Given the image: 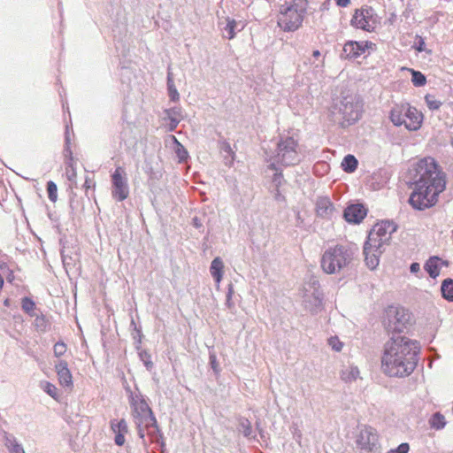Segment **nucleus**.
Masks as SVG:
<instances>
[{
  "instance_id": "obj_39",
  "label": "nucleus",
  "mask_w": 453,
  "mask_h": 453,
  "mask_svg": "<svg viewBox=\"0 0 453 453\" xmlns=\"http://www.w3.org/2000/svg\"><path fill=\"white\" fill-rule=\"evenodd\" d=\"M417 50L419 52L425 50V42L422 38H420L418 46L417 47Z\"/></svg>"
},
{
  "instance_id": "obj_44",
  "label": "nucleus",
  "mask_w": 453,
  "mask_h": 453,
  "mask_svg": "<svg viewBox=\"0 0 453 453\" xmlns=\"http://www.w3.org/2000/svg\"><path fill=\"white\" fill-rule=\"evenodd\" d=\"M211 364H212V367L214 368V367H215L214 365H216L215 361H214V360H213V361H211Z\"/></svg>"
},
{
  "instance_id": "obj_22",
  "label": "nucleus",
  "mask_w": 453,
  "mask_h": 453,
  "mask_svg": "<svg viewBox=\"0 0 453 453\" xmlns=\"http://www.w3.org/2000/svg\"><path fill=\"white\" fill-rule=\"evenodd\" d=\"M442 296L448 300L453 302V280H445L441 284Z\"/></svg>"
},
{
  "instance_id": "obj_16",
  "label": "nucleus",
  "mask_w": 453,
  "mask_h": 453,
  "mask_svg": "<svg viewBox=\"0 0 453 453\" xmlns=\"http://www.w3.org/2000/svg\"><path fill=\"white\" fill-rule=\"evenodd\" d=\"M111 428L115 434L114 441L118 446H123L126 439L125 435L128 432L127 425L125 419H113L111 422Z\"/></svg>"
},
{
  "instance_id": "obj_14",
  "label": "nucleus",
  "mask_w": 453,
  "mask_h": 453,
  "mask_svg": "<svg viewBox=\"0 0 453 453\" xmlns=\"http://www.w3.org/2000/svg\"><path fill=\"white\" fill-rule=\"evenodd\" d=\"M367 210L362 204H351L344 210V219L353 224L360 223L366 216Z\"/></svg>"
},
{
  "instance_id": "obj_30",
  "label": "nucleus",
  "mask_w": 453,
  "mask_h": 453,
  "mask_svg": "<svg viewBox=\"0 0 453 453\" xmlns=\"http://www.w3.org/2000/svg\"><path fill=\"white\" fill-rule=\"evenodd\" d=\"M21 307L25 312L32 314L35 311V303L32 299L24 297L21 301Z\"/></svg>"
},
{
  "instance_id": "obj_26",
  "label": "nucleus",
  "mask_w": 453,
  "mask_h": 453,
  "mask_svg": "<svg viewBox=\"0 0 453 453\" xmlns=\"http://www.w3.org/2000/svg\"><path fill=\"white\" fill-rule=\"evenodd\" d=\"M167 88H168V94L172 101L176 102L180 98L179 92L177 88H175V85L173 83V80L171 77L170 73L168 74L167 78Z\"/></svg>"
},
{
  "instance_id": "obj_35",
  "label": "nucleus",
  "mask_w": 453,
  "mask_h": 453,
  "mask_svg": "<svg viewBox=\"0 0 453 453\" xmlns=\"http://www.w3.org/2000/svg\"><path fill=\"white\" fill-rule=\"evenodd\" d=\"M409 449L410 447L408 443H402L398 446L396 449H392L388 453H408Z\"/></svg>"
},
{
  "instance_id": "obj_36",
  "label": "nucleus",
  "mask_w": 453,
  "mask_h": 453,
  "mask_svg": "<svg viewBox=\"0 0 453 453\" xmlns=\"http://www.w3.org/2000/svg\"><path fill=\"white\" fill-rule=\"evenodd\" d=\"M95 187L96 182L94 181V180L91 178H86L85 182L83 184V188L88 190L89 188H95Z\"/></svg>"
},
{
  "instance_id": "obj_25",
  "label": "nucleus",
  "mask_w": 453,
  "mask_h": 453,
  "mask_svg": "<svg viewBox=\"0 0 453 453\" xmlns=\"http://www.w3.org/2000/svg\"><path fill=\"white\" fill-rule=\"evenodd\" d=\"M411 81L415 87H422L426 85V78L421 72L411 70Z\"/></svg>"
},
{
  "instance_id": "obj_6",
  "label": "nucleus",
  "mask_w": 453,
  "mask_h": 453,
  "mask_svg": "<svg viewBox=\"0 0 453 453\" xmlns=\"http://www.w3.org/2000/svg\"><path fill=\"white\" fill-rule=\"evenodd\" d=\"M351 259V253L347 248L335 245L328 248L322 255L321 268L325 273L333 274L347 266Z\"/></svg>"
},
{
  "instance_id": "obj_18",
  "label": "nucleus",
  "mask_w": 453,
  "mask_h": 453,
  "mask_svg": "<svg viewBox=\"0 0 453 453\" xmlns=\"http://www.w3.org/2000/svg\"><path fill=\"white\" fill-rule=\"evenodd\" d=\"M334 211V205L326 196L319 197L316 202L317 215L322 218H330Z\"/></svg>"
},
{
  "instance_id": "obj_15",
  "label": "nucleus",
  "mask_w": 453,
  "mask_h": 453,
  "mask_svg": "<svg viewBox=\"0 0 453 453\" xmlns=\"http://www.w3.org/2000/svg\"><path fill=\"white\" fill-rule=\"evenodd\" d=\"M58 380L62 387L72 388L73 387V376L68 369L66 361L61 360L55 365Z\"/></svg>"
},
{
  "instance_id": "obj_31",
  "label": "nucleus",
  "mask_w": 453,
  "mask_h": 453,
  "mask_svg": "<svg viewBox=\"0 0 453 453\" xmlns=\"http://www.w3.org/2000/svg\"><path fill=\"white\" fill-rule=\"evenodd\" d=\"M67 346L64 342H58L53 347L54 355L57 357H60L65 354Z\"/></svg>"
},
{
  "instance_id": "obj_17",
  "label": "nucleus",
  "mask_w": 453,
  "mask_h": 453,
  "mask_svg": "<svg viewBox=\"0 0 453 453\" xmlns=\"http://www.w3.org/2000/svg\"><path fill=\"white\" fill-rule=\"evenodd\" d=\"M65 175L69 180H74L76 179V159L73 155V151L70 146H66L65 149Z\"/></svg>"
},
{
  "instance_id": "obj_34",
  "label": "nucleus",
  "mask_w": 453,
  "mask_h": 453,
  "mask_svg": "<svg viewBox=\"0 0 453 453\" xmlns=\"http://www.w3.org/2000/svg\"><path fill=\"white\" fill-rule=\"evenodd\" d=\"M329 345L336 351L342 350V343L336 337L329 339Z\"/></svg>"
},
{
  "instance_id": "obj_21",
  "label": "nucleus",
  "mask_w": 453,
  "mask_h": 453,
  "mask_svg": "<svg viewBox=\"0 0 453 453\" xmlns=\"http://www.w3.org/2000/svg\"><path fill=\"white\" fill-rule=\"evenodd\" d=\"M440 258L434 257L427 260L425 269L432 278H436L440 274Z\"/></svg>"
},
{
  "instance_id": "obj_20",
  "label": "nucleus",
  "mask_w": 453,
  "mask_h": 453,
  "mask_svg": "<svg viewBox=\"0 0 453 453\" xmlns=\"http://www.w3.org/2000/svg\"><path fill=\"white\" fill-rule=\"evenodd\" d=\"M210 272L215 281L219 284L224 273V264L219 257H216L212 260Z\"/></svg>"
},
{
  "instance_id": "obj_33",
  "label": "nucleus",
  "mask_w": 453,
  "mask_h": 453,
  "mask_svg": "<svg viewBox=\"0 0 453 453\" xmlns=\"http://www.w3.org/2000/svg\"><path fill=\"white\" fill-rule=\"evenodd\" d=\"M8 448L11 453H25V450L22 448V446L17 443L16 441L11 442Z\"/></svg>"
},
{
  "instance_id": "obj_2",
  "label": "nucleus",
  "mask_w": 453,
  "mask_h": 453,
  "mask_svg": "<svg viewBox=\"0 0 453 453\" xmlns=\"http://www.w3.org/2000/svg\"><path fill=\"white\" fill-rule=\"evenodd\" d=\"M418 343L404 336L392 337L384 347L381 370L389 377H405L415 369Z\"/></svg>"
},
{
  "instance_id": "obj_1",
  "label": "nucleus",
  "mask_w": 453,
  "mask_h": 453,
  "mask_svg": "<svg viewBox=\"0 0 453 453\" xmlns=\"http://www.w3.org/2000/svg\"><path fill=\"white\" fill-rule=\"evenodd\" d=\"M414 188L409 197L412 208L424 211L434 206L446 188V174L433 157L419 159L413 166Z\"/></svg>"
},
{
  "instance_id": "obj_45",
  "label": "nucleus",
  "mask_w": 453,
  "mask_h": 453,
  "mask_svg": "<svg viewBox=\"0 0 453 453\" xmlns=\"http://www.w3.org/2000/svg\"><path fill=\"white\" fill-rule=\"evenodd\" d=\"M211 364H212V367L214 368V367H215L214 365H216L215 361H214V360H213V361H211Z\"/></svg>"
},
{
  "instance_id": "obj_41",
  "label": "nucleus",
  "mask_w": 453,
  "mask_h": 453,
  "mask_svg": "<svg viewBox=\"0 0 453 453\" xmlns=\"http://www.w3.org/2000/svg\"><path fill=\"white\" fill-rule=\"evenodd\" d=\"M351 373H352V376L355 378V375L358 373V370L357 369H352Z\"/></svg>"
},
{
  "instance_id": "obj_19",
  "label": "nucleus",
  "mask_w": 453,
  "mask_h": 453,
  "mask_svg": "<svg viewBox=\"0 0 453 453\" xmlns=\"http://www.w3.org/2000/svg\"><path fill=\"white\" fill-rule=\"evenodd\" d=\"M376 441L377 434L372 431L371 427L361 431L358 443L362 448L371 449L370 445H375Z\"/></svg>"
},
{
  "instance_id": "obj_9",
  "label": "nucleus",
  "mask_w": 453,
  "mask_h": 453,
  "mask_svg": "<svg viewBox=\"0 0 453 453\" xmlns=\"http://www.w3.org/2000/svg\"><path fill=\"white\" fill-rule=\"evenodd\" d=\"M377 19L371 7H362L355 11L350 24L366 32H372L377 27Z\"/></svg>"
},
{
  "instance_id": "obj_46",
  "label": "nucleus",
  "mask_w": 453,
  "mask_h": 453,
  "mask_svg": "<svg viewBox=\"0 0 453 453\" xmlns=\"http://www.w3.org/2000/svg\"><path fill=\"white\" fill-rule=\"evenodd\" d=\"M230 299H231V296H230V295H229V296H228V299H227V303H229Z\"/></svg>"
},
{
  "instance_id": "obj_42",
  "label": "nucleus",
  "mask_w": 453,
  "mask_h": 453,
  "mask_svg": "<svg viewBox=\"0 0 453 453\" xmlns=\"http://www.w3.org/2000/svg\"><path fill=\"white\" fill-rule=\"evenodd\" d=\"M4 286V279L2 277V275L0 274V288H2Z\"/></svg>"
},
{
  "instance_id": "obj_28",
  "label": "nucleus",
  "mask_w": 453,
  "mask_h": 453,
  "mask_svg": "<svg viewBox=\"0 0 453 453\" xmlns=\"http://www.w3.org/2000/svg\"><path fill=\"white\" fill-rule=\"evenodd\" d=\"M445 424L446 422L444 416L439 412L434 414L430 420L431 426L435 429H441L442 427H444Z\"/></svg>"
},
{
  "instance_id": "obj_37",
  "label": "nucleus",
  "mask_w": 453,
  "mask_h": 453,
  "mask_svg": "<svg viewBox=\"0 0 453 453\" xmlns=\"http://www.w3.org/2000/svg\"><path fill=\"white\" fill-rule=\"evenodd\" d=\"M336 4L341 7H346L349 4L350 0H334Z\"/></svg>"
},
{
  "instance_id": "obj_4",
  "label": "nucleus",
  "mask_w": 453,
  "mask_h": 453,
  "mask_svg": "<svg viewBox=\"0 0 453 453\" xmlns=\"http://www.w3.org/2000/svg\"><path fill=\"white\" fill-rule=\"evenodd\" d=\"M307 10V0H292L281 5L278 15V26L284 32H294L303 24Z\"/></svg>"
},
{
  "instance_id": "obj_7",
  "label": "nucleus",
  "mask_w": 453,
  "mask_h": 453,
  "mask_svg": "<svg viewBox=\"0 0 453 453\" xmlns=\"http://www.w3.org/2000/svg\"><path fill=\"white\" fill-rule=\"evenodd\" d=\"M411 314L405 309L396 306H388L383 316V325L392 332H402L409 323Z\"/></svg>"
},
{
  "instance_id": "obj_10",
  "label": "nucleus",
  "mask_w": 453,
  "mask_h": 453,
  "mask_svg": "<svg viewBox=\"0 0 453 453\" xmlns=\"http://www.w3.org/2000/svg\"><path fill=\"white\" fill-rule=\"evenodd\" d=\"M396 226L395 223L390 221H381L373 226L372 230L370 231L367 240L369 241V244H373V247L376 244L383 246L389 239L391 234L395 232Z\"/></svg>"
},
{
  "instance_id": "obj_27",
  "label": "nucleus",
  "mask_w": 453,
  "mask_h": 453,
  "mask_svg": "<svg viewBox=\"0 0 453 453\" xmlns=\"http://www.w3.org/2000/svg\"><path fill=\"white\" fill-rule=\"evenodd\" d=\"M42 387L43 390L52 398H54L55 400L58 399V389L54 384L49 381H43L42 383Z\"/></svg>"
},
{
  "instance_id": "obj_24",
  "label": "nucleus",
  "mask_w": 453,
  "mask_h": 453,
  "mask_svg": "<svg viewBox=\"0 0 453 453\" xmlns=\"http://www.w3.org/2000/svg\"><path fill=\"white\" fill-rule=\"evenodd\" d=\"M425 102L431 111H436L439 110L440 107L442 105V103L436 98L434 95L432 94H426L425 96Z\"/></svg>"
},
{
  "instance_id": "obj_8",
  "label": "nucleus",
  "mask_w": 453,
  "mask_h": 453,
  "mask_svg": "<svg viewBox=\"0 0 453 453\" xmlns=\"http://www.w3.org/2000/svg\"><path fill=\"white\" fill-rule=\"evenodd\" d=\"M298 143L293 137H287L278 143V162L284 165H292L299 162Z\"/></svg>"
},
{
  "instance_id": "obj_3",
  "label": "nucleus",
  "mask_w": 453,
  "mask_h": 453,
  "mask_svg": "<svg viewBox=\"0 0 453 453\" xmlns=\"http://www.w3.org/2000/svg\"><path fill=\"white\" fill-rule=\"evenodd\" d=\"M132 417L136 425L140 438L147 434L151 441L157 438L159 432L157 419L144 399L133 398L131 402Z\"/></svg>"
},
{
  "instance_id": "obj_13",
  "label": "nucleus",
  "mask_w": 453,
  "mask_h": 453,
  "mask_svg": "<svg viewBox=\"0 0 453 453\" xmlns=\"http://www.w3.org/2000/svg\"><path fill=\"white\" fill-rule=\"evenodd\" d=\"M371 244L372 245H370L369 241L366 240L364 246L365 261L370 269H375L379 265V257L382 252L381 248L383 246L376 244V246L373 247V244Z\"/></svg>"
},
{
  "instance_id": "obj_12",
  "label": "nucleus",
  "mask_w": 453,
  "mask_h": 453,
  "mask_svg": "<svg viewBox=\"0 0 453 453\" xmlns=\"http://www.w3.org/2000/svg\"><path fill=\"white\" fill-rule=\"evenodd\" d=\"M375 43L370 41H349L343 45L342 54L346 58L354 59L364 55L366 50H372Z\"/></svg>"
},
{
  "instance_id": "obj_40",
  "label": "nucleus",
  "mask_w": 453,
  "mask_h": 453,
  "mask_svg": "<svg viewBox=\"0 0 453 453\" xmlns=\"http://www.w3.org/2000/svg\"><path fill=\"white\" fill-rule=\"evenodd\" d=\"M312 55L314 58H319L320 56V52L319 50H316L313 51Z\"/></svg>"
},
{
  "instance_id": "obj_43",
  "label": "nucleus",
  "mask_w": 453,
  "mask_h": 453,
  "mask_svg": "<svg viewBox=\"0 0 453 453\" xmlns=\"http://www.w3.org/2000/svg\"><path fill=\"white\" fill-rule=\"evenodd\" d=\"M319 165H321V166H327L324 162H322L321 164L317 165V167H318Z\"/></svg>"
},
{
  "instance_id": "obj_23",
  "label": "nucleus",
  "mask_w": 453,
  "mask_h": 453,
  "mask_svg": "<svg viewBox=\"0 0 453 453\" xmlns=\"http://www.w3.org/2000/svg\"><path fill=\"white\" fill-rule=\"evenodd\" d=\"M342 166L345 172L352 173L357 167V160L354 156L348 155L343 158L342 162Z\"/></svg>"
},
{
  "instance_id": "obj_29",
  "label": "nucleus",
  "mask_w": 453,
  "mask_h": 453,
  "mask_svg": "<svg viewBox=\"0 0 453 453\" xmlns=\"http://www.w3.org/2000/svg\"><path fill=\"white\" fill-rule=\"evenodd\" d=\"M47 192H48L49 199L52 203L57 202V200H58V188H57V185L55 184V182H53L52 180H50L47 183Z\"/></svg>"
},
{
  "instance_id": "obj_38",
  "label": "nucleus",
  "mask_w": 453,
  "mask_h": 453,
  "mask_svg": "<svg viewBox=\"0 0 453 453\" xmlns=\"http://www.w3.org/2000/svg\"><path fill=\"white\" fill-rule=\"evenodd\" d=\"M411 273H417L419 271V265L418 263H412L411 265Z\"/></svg>"
},
{
  "instance_id": "obj_5",
  "label": "nucleus",
  "mask_w": 453,
  "mask_h": 453,
  "mask_svg": "<svg viewBox=\"0 0 453 453\" xmlns=\"http://www.w3.org/2000/svg\"><path fill=\"white\" fill-rule=\"evenodd\" d=\"M389 119L395 127L403 126L409 131H418L422 127L424 115L409 103H401L391 109Z\"/></svg>"
},
{
  "instance_id": "obj_11",
  "label": "nucleus",
  "mask_w": 453,
  "mask_h": 453,
  "mask_svg": "<svg viewBox=\"0 0 453 453\" xmlns=\"http://www.w3.org/2000/svg\"><path fill=\"white\" fill-rule=\"evenodd\" d=\"M112 197L119 202L124 201L129 195V189L125 178V171L119 166L111 174Z\"/></svg>"
},
{
  "instance_id": "obj_32",
  "label": "nucleus",
  "mask_w": 453,
  "mask_h": 453,
  "mask_svg": "<svg viewBox=\"0 0 453 453\" xmlns=\"http://www.w3.org/2000/svg\"><path fill=\"white\" fill-rule=\"evenodd\" d=\"M236 27V21L234 19H227L226 30L228 33V39H233L235 35L234 29Z\"/></svg>"
}]
</instances>
